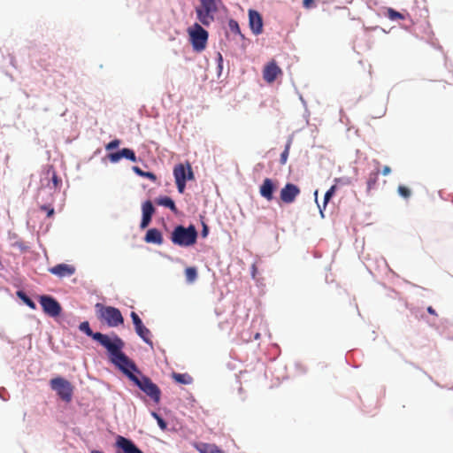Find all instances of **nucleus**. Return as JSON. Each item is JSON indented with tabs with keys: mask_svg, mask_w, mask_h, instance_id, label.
Returning a JSON list of instances; mask_svg holds the SVG:
<instances>
[{
	"mask_svg": "<svg viewBox=\"0 0 453 453\" xmlns=\"http://www.w3.org/2000/svg\"><path fill=\"white\" fill-rule=\"evenodd\" d=\"M151 218L152 217L150 216V215L142 214V222H141L140 227L142 229L146 228L149 226V224L150 223Z\"/></svg>",
	"mask_w": 453,
	"mask_h": 453,
	"instance_id": "32",
	"label": "nucleus"
},
{
	"mask_svg": "<svg viewBox=\"0 0 453 453\" xmlns=\"http://www.w3.org/2000/svg\"><path fill=\"white\" fill-rule=\"evenodd\" d=\"M290 145H291V142L288 141V143L286 144L284 151L280 155V164H282V165H285L287 160H288V157L289 150H290Z\"/></svg>",
	"mask_w": 453,
	"mask_h": 453,
	"instance_id": "30",
	"label": "nucleus"
},
{
	"mask_svg": "<svg viewBox=\"0 0 453 453\" xmlns=\"http://www.w3.org/2000/svg\"><path fill=\"white\" fill-rule=\"evenodd\" d=\"M218 61H219V67L221 68L222 67V63H223V58H222V55L220 53H218Z\"/></svg>",
	"mask_w": 453,
	"mask_h": 453,
	"instance_id": "40",
	"label": "nucleus"
},
{
	"mask_svg": "<svg viewBox=\"0 0 453 453\" xmlns=\"http://www.w3.org/2000/svg\"><path fill=\"white\" fill-rule=\"evenodd\" d=\"M49 272L59 278L72 276L75 273V267L67 264H58L49 269Z\"/></svg>",
	"mask_w": 453,
	"mask_h": 453,
	"instance_id": "16",
	"label": "nucleus"
},
{
	"mask_svg": "<svg viewBox=\"0 0 453 453\" xmlns=\"http://www.w3.org/2000/svg\"><path fill=\"white\" fill-rule=\"evenodd\" d=\"M376 168L374 171L371 172L368 175L367 180H366V186H367V192L369 193L372 189L375 188L378 180H379V174H380V162L378 160L373 161Z\"/></svg>",
	"mask_w": 453,
	"mask_h": 453,
	"instance_id": "18",
	"label": "nucleus"
},
{
	"mask_svg": "<svg viewBox=\"0 0 453 453\" xmlns=\"http://www.w3.org/2000/svg\"><path fill=\"white\" fill-rule=\"evenodd\" d=\"M144 241L148 243L162 244L163 236L159 230L157 228H150L147 231Z\"/></svg>",
	"mask_w": 453,
	"mask_h": 453,
	"instance_id": "19",
	"label": "nucleus"
},
{
	"mask_svg": "<svg viewBox=\"0 0 453 453\" xmlns=\"http://www.w3.org/2000/svg\"><path fill=\"white\" fill-rule=\"evenodd\" d=\"M17 296L31 309L35 310L36 308L35 302L30 299L23 291H18Z\"/></svg>",
	"mask_w": 453,
	"mask_h": 453,
	"instance_id": "26",
	"label": "nucleus"
},
{
	"mask_svg": "<svg viewBox=\"0 0 453 453\" xmlns=\"http://www.w3.org/2000/svg\"><path fill=\"white\" fill-rule=\"evenodd\" d=\"M282 74V70L274 60L266 64L263 70V78L267 83H273L278 76Z\"/></svg>",
	"mask_w": 453,
	"mask_h": 453,
	"instance_id": "13",
	"label": "nucleus"
},
{
	"mask_svg": "<svg viewBox=\"0 0 453 453\" xmlns=\"http://www.w3.org/2000/svg\"><path fill=\"white\" fill-rule=\"evenodd\" d=\"M320 214H321V217L324 218L323 210L321 208H320Z\"/></svg>",
	"mask_w": 453,
	"mask_h": 453,
	"instance_id": "43",
	"label": "nucleus"
},
{
	"mask_svg": "<svg viewBox=\"0 0 453 453\" xmlns=\"http://www.w3.org/2000/svg\"><path fill=\"white\" fill-rule=\"evenodd\" d=\"M142 214L150 215L151 217L155 211L154 206L150 201L144 202L142 203Z\"/></svg>",
	"mask_w": 453,
	"mask_h": 453,
	"instance_id": "28",
	"label": "nucleus"
},
{
	"mask_svg": "<svg viewBox=\"0 0 453 453\" xmlns=\"http://www.w3.org/2000/svg\"><path fill=\"white\" fill-rule=\"evenodd\" d=\"M131 319L134 325L135 332L137 334L149 345L152 346V341L150 340V331L142 324V319L138 316V314L134 311H132Z\"/></svg>",
	"mask_w": 453,
	"mask_h": 453,
	"instance_id": "12",
	"label": "nucleus"
},
{
	"mask_svg": "<svg viewBox=\"0 0 453 453\" xmlns=\"http://www.w3.org/2000/svg\"><path fill=\"white\" fill-rule=\"evenodd\" d=\"M259 337H260V334H259V333H257V334H255V339H258Z\"/></svg>",
	"mask_w": 453,
	"mask_h": 453,
	"instance_id": "42",
	"label": "nucleus"
},
{
	"mask_svg": "<svg viewBox=\"0 0 453 453\" xmlns=\"http://www.w3.org/2000/svg\"><path fill=\"white\" fill-rule=\"evenodd\" d=\"M385 15L391 20H397V19H404V16L403 14H402L401 12L392 9V8H388L387 11H386V13Z\"/></svg>",
	"mask_w": 453,
	"mask_h": 453,
	"instance_id": "24",
	"label": "nucleus"
},
{
	"mask_svg": "<svg viewBox=\"0 0 453 453\" xmlns=\"http://www.w3.org/2000/svg\"><path fill=\"white\" fill-rule=\"evenodd\" d=\"M197 449L200 453H223L216 445L209 443H202Z\"/></svg>",
	"mask_w": 453,
	"mask_h": 453,
	"instance_id": "23",
	"label": "nucleus"
},
{
	"mask_svg": "<svg viewBox=\"0 0 453 453\" xmlns=\"http://www.w3.org/2000/svg\"><path fill=\"white\" fill-rule=\"evenodd\" d=\"M427 311H428V313H430V314H432V315H435V316L437 315V314H436V312H435V311H434V309L432 306H429V307L427 308Z\"/></svg>",
	"mask_w": 453,
	"mask_h": 453,
	"instance_id": "41",
	"label": "nucleus"
},
{
	"mask_svg": "<svg viewBox=\"0 0 453 453\" xmlns=\"http://www.w3.org/2000/svg\"><path fill=\"white\" fill-rule=\"evenodd\" d=\"M95 308L98 320L109 327H117L124 323L123 316L118 308L105 306L99 303L95 305Z\"/></svg>",
	"mask_w": 453,
	"mask_h": 453,
	"instance_id": "3",
	"label": "nucleus"
},
{
	"mask_svg": "<svg viewBox=\"0 0 453 453\" xmlns=\"http://www.w3.org/2000/svg\"><path fill=\"white\" fill-rule=\"evenodd\" d=\"M201 6L196 9L198 20L204 26L214 21V14L218 12L215 0H200Z\"/></svg>",
	"mask_w": 453,
	"mask_h": 453,
	"instance_id": "6",
	"label": "nucleus"
},
{
	"mask_svg": "<svg viewBox=\"0 0 453 453\" xmlns=\"http://www.w3.org/2000/svg\"><path fill=\"white\" fill-rule=\"evenodd\" d=\"M188 35L196 51L201 52L206 48L209 35L198 23H195L193 27L188 28Z\"/></svg>",
	"mask_w": 453,
	"mask_h": 453,
	"instance_id": "7",
	"label": "nucleus"
},
{
	"mask_svg": "<svg viewBox=\"0 0 453 453\" xmlns=\"http://www.w3.org/2000/svg\"><path fill=\"white\" fill-rule=\"evenodd\" d=\"M119 144H120V140L115 139L105 145V150H114V149L118 148L119 146Z\"/></svg>",
	"mask_w": 453,
	"mask_h": 453,
	"instance_id": "33",
	"label": "nucleus"
},
{
	"mask_svg": "<svg viewBox=\"0 0 453 453\" xmlns=\"http://www.w3.org/2000/svg\"><path fill=\"white\" fill-rule=\"evenodd\" d=\"M52 181L55 187H57L60 181L55 172L52 173Z\"/></svg>",
	"mask_w": 453,
	"mask_h": 453,
	"instance_id": "37",
	"label": "nucleus"
},
{
	"mask_svg": "<svg viewBox=\"0 0 453 453\" xmlns=\"http://www.w3.org/2000/svg\"><path fill=\"white\" fill-rule=\"evenodd\" d=\"M153 417L157 419V424L158 426L162 428V429H165L166 427V423L165 422V420L156 412H153L152 413Z\"/></svg>",
	"mask_w": 453,
	"mask_h": 453,
	"instance_id": "34",
	"label": "nucleus"
},
{
	"mask_svg": "<svg viewBox=\"0 0 453 453\" xmlns=\"http://www.w3.org/2000/svg\"><path fill=\"white\" fill-rule=\"evenodd\" d=\"M228 27L231 32H233L234 34H241V29H240L239 24L236 20L230 19L228 21Z\"/></svg>",
	"mask_w": 453,
	"mask_h": 453,
	"instance_id": "31",
	"label": "nucleus"
},
{
	"mask_svg": "<svg viewBox=\"0 0 453 453\" xmlns=\"http://www.w3.org/2000/svg\"><path fill=\"white\" fill-rule=\"evenodd\" d=\"M41 210L46 211L47 217H49V218L53 216L54 212H55L54 208H52V207H50L49 205H42V206H41Z\"/></svg>",
	"mask_w": 453,
	"mask_h": 453,
	"instance_id": "35",
	"label": "nucleus"
},
{
	"mask_svg": "<svg viewBox=\"0 0 453 453\" xmlns=\"http://www.w3.org/2000/svg\"><path fill=\"white\" fill-rule=\"evenodd\" d=\"M249 24L254 35H258L263 32V19L260 13L255 10L249 11Z\"/></svg>",
	"mask_w": 453,
	"mask_h": 453,
	"instance_id": "14",
	"label": "nucleus"
},
{
	"mask_svg": "<svg viewBox=\"0 0 453 453\" xmlns=\"http://www.w3.org/2000/svg\"><path fill=\"white\" fill-rule=\"evenodd\" d=\"M108 157L111 163H117L121 158L125 157L132 162H136V156L131 149H122L121 150L118 152L110 153L108 155Z\"/></svg>",
	"mask_w": 453,
	"mask_h": 453,
	"instance_id": "17",
	"label": "nucleus"
},
{
	"mask_svg": "<svg viewBox=\"0 0 453 453\" xmlns=\"http://www.w3.org/2000/svg\"><path fill=\"white\" fill-rule=\"evenodd\" d=\"M342 180L340 178H336L334 179V182L335 184L333 185L325 194V196H324V203H323V209L326 208V204L328 203V202L330 201V199L334 196V195L335 194L336 190H337V183L341 182Z\"/></svg>",
	"mask_w": 453,
	"mask_h": 453,
	"instance_id": "22",
	"label": "nucleus"
},
{
	"mask_svg": "<svg viewBox=\"0 0 453 453\" xmlns=\"http://www.w3.org/2000/svg\"><path fill=\"white\" fill-rule=\"evenodd\" d=\"M79 329L88 336L98 342L108 350L111 363H113L118 357L124 359V357L122 356V349L124 348L125 343L118 335H114L113 338L111 339L108 335L102 333H94L88 321L81 322L79 326Z\"/></svg>",
	"mask_w": 453,
	"mask_h": 453,
	"instance_id": "2",
	"label": "nucleus"
},
{
	"mask_svg": "<svg viewBox=\"0 0 453 453\" xmlns=\"http://www.w3.org/2000/svg\"><path fill=\"white\" fill-rule=\"evenodd\" d=\"M173 173L179 193H184L187 180L195 179L190 164L188 162L177 164L173 167Z\"/></svg>",
	"mask_w": 453,
	"mask_h": 453,
	"instance_id": "5",
	"label": "nucleus"
},
{
	"mask_svg": "<svg viewBox=\"0 0 453 453\" xmlns=\"http://www.w3.org/2000/svg\"><path fill=\"white\" fill-rule=\"evenodd\" d=\"M124 359L118 357L112 364L119 368L142 392H144L153 402L158 403L161 396V390L149 377L139 378L134 372H140L135 364L125 354Z\"/></svg>",
	"mask_w": 453,
	"mask_h": 453,
	"instance_id": "1",
	"label": "nucleus"
},
{
	"mask_svg": "<svg viewBox=\"0 0 453 453\" xmlns=\"http://www.w3.org/2000/svg\"><path fill=\"white\" fill-rule=\"evenodd\" d=\"M172 377L173 379L177 382V383H180V384H183V385H188V384H191L192 381H193V378L188 374V373H178V372H173L172 374Z\"/></svg>",
	"mask_w": 453,
	"mask_h": 453,
	"instance_id": "20",
	"label": "nucleus"
},
{
	"mask_svg": "<svg viewBox=\"0 0 453 453\" xmlns=\"http://www.w3.org/2000/svg\"><path fill=\"white\" fill-rule=\"evenodd\" d=\"M300 188L293 183H287L280 192V199L282 203L289 204L293 203L296 197L300 195Z\"/></svg>",
	"mask_w": 453,
	"mask_h": 453,
	"instance_id": "10",
	"label": "nucleus"
},
{
	"mask_svg": "<svg viewBox=\"0 0 453 453\" xmlns=\"http://www.w3.org/2000/svg\"><path fill=\"white\" fill-rule=\"evenodd\" d=\"M196 239L197 231L193 225L188 227L177 226L171 234L172 242L181 247H188L195 244Z\"/></svg>",
	"mask_w": 453,
	"mask_h": 453,
	"instance_id": "4",
	"label": "nucleus"
},
{
	"mask_svg": "<svg viewBox=\"0 0 453 453\" xmlns=\"http://www.w3.org/2000/svg\"><path fill=\"white\" fill-rule=\"evenodd\" d=\"M40 304L43 311L50 317H58L60 315L62 308L59 303L50 296H41L39 297Z\"/></svg>",
	"mask_w": 453,
	"mask_h": 453,
	"instance_id": "9",
	"label": "nucleus"
},
{
	"mask_svg": "<svg viewBox=\"0 0 453 453\" xmlns=\"http://www.w3.org/2000/svg\"><path fill=\"white\" fill-rule=\"evenodd\" d=\"M397 192L402 197L405 199H408L411 195V189L403 185L398 186Z\"/></svg>",
	"mask_w": 453,
	"mask_h": 453,
	"instance_id": "29",
	"label": "nucleus"
},
{
	"mask_svg": "<svg viewBox=\"0 0 453 453\" xmlns=\"http://www.w3.org/2000/svg\"><path fill=\"white\" fill-rule=\"evenodd\" d=\"M303 4L304 8L311 9L315 6V1L314 0H303Z\"/></svg>",
	"mask_w": 453,
	"mask_h": 453,
	"instance_id": "36",
	"label": "nucleus"
},
{
	"mask_svg": "<svg viewBox=\"0 0 453 453\" xmlns=\"http://www.w3.org/2000/svg\"><path fill=\"white\" fill-rule=\"evenodd\" d=\"M133 170L140 176L146 177L152 181H155L157 180L156 175L151 172H143L142 169H140L138 166H134Z\"/></svg>",
	"mask_w": 453,
	"mask_h": 453,
	"instance_id": "27",
	"label": "nucleus"
},
{
	"mask_svg": "<svg viewBox=\"0 0 453 453\" xmlns=\"http://www.w3.org/2000/svg\"><path fill=\"white\" fill-rule=\"evenodd\" d=\"M185 276L187 281L189 283L194 282L197 278V270L196 267H188L185 270Z\"/></svg>",
	"mask_w": 453,
	"mask_h": 453,
	"instance_id": "25",
	"label": "nucleus"
},
{
	"mask_svg": "<svg viewBox=\"0 0 453 453\" xmlns=\"http://www.w3.org/2000/svg\"><path fill=\"white\" fill-rule=\"evenodd\" d=\"M277 186L275 182L270 179L265 178L263 180V183L259 187V193L262 197H264L266 201H272L273 199V193L276 190Z\"/></svg>",
	"mask_w": 453,
	"mask_h": 453,
	"instance_id": "15",
	"label": "nucleus"
},
{
	"mask_svg": "<svg viewBox=\"0 0 453 453\" xmlns=\"http://www.w3.org/2000/svg\"><path fill=\"white\" fill-rule=\"evenodd\" d=\"M115 447L116 453H143L131 440L121 435L116 437Z\"/></svg>",
	"mask_w": 453,
	"mask_h": 453,
	"instance_id": "11",
	"label": "nucleus"
},
{
	"mask_svg": "<svg viewBox=\"0 0 453 453\" xmlns=\"http://www.w3.org/2000/svg\"><path fill=\"white\" fill-rule=\"evenodd\" d=\"M208 232H209L208 226L205 224H203V230H202V236L206 237L208 234Z\"/></svg>",
	"mask_w": 453,
	"mask_h": 453,
	"instance_id": "39",
	"label": "nucleus"
},
{
	"mask_svg": "<svg viewBox=\"0 0 453 453\" xmlns=\"http://www.w3.org/2000/svg\"><path fill=\"white\" fill-rule=\"evenodd\" d=\"M381 173L383 175H388L391 173V168L388 165H385Z\"/></svg>",
	"mask_w": 453,
	"mask_h": 453,
	"instance_id": "38",
	"label": "nucleus"
},
{
	"mask_svg": "<svg viewBox=\"0 0 453 453\" xmlns=\"http://www.w3.org/2000/svg\"><path fill=\"white\" fill-rule=\"evenodd\" d=\"M156 203L158 205H162V206L169 208L173 212L177 211V208H176V205H175L173 200L169 196L159 197L157 199Z\"/></svg>",
	"mask_w": 453,
	"mask_h": 453,
	"instance_id": "21",
	"label": "nucleus"
},
{
	"mask_svg": "<svg viewBox=\"0 0 453 453\" xmlns=\"http://www.w3.org/2000/svg\"><path fill=\"white\" fill-rule=\"evenodd\" d=\"M50 387L63 401L68 403L72 400L73 388L67 380L61 377L54 378L50 380Z\"/></svg>",
	"mask_w": 453,
	"mask_h": 453,
	"instance_id": "8",
	"label": "nucleus"
}]
</instances>
